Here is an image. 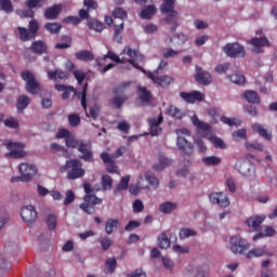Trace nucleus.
Returning a JSON list of instances; mask_svg holds the SVG:
<instances>
[{
  "mask_svg": "<svg viewBox=\"0 0 277 277\" xmlns=\"http://www.w3.org/2000/svg\"><path fill=\"white\" fill-rule=\"evenodd\" d=\"M83 166L79 159H69L66 161L65 166L61 170L62 172H67L68 181H77V179H83L85 176V170L81 168Z\"/></svg>",
  "mask_w": 277,
  "mask_h": 277,
  "instance_id": "nucleus-1",
  "label": "nucleus"
},
{
  "mask_svg": "<svg viewBox=\"0 0 277 277\" xmlns=\"http://www.w3.org/2000/svg\"><path fill=\"white\" fill-rule=\"evenodd\" d=\"M38 29H40V25L36 19L29 22L28 29L18 26L17 31L19 34V40L22 42H29V40H35L36 36H38Z\"/></svg>",
  "mask_w": 277,
  "mask_h": 277,
  "instance_id": "nucleus-2",
  "label": "nucleus"
},
{
  "mask_svg": "<svg viewBox=\"0 0 277 277\" xmlns=\"http://www.w3.org/2000/svg\"><path fill=\"white\" fill-rule=\"evenodd\" d=\"M21 77L26 83L25 90H26V92H28V94L36 95L42 90L40 82H38V80H36V76L34 74H31V71L24 70V71H22Z\"/></svg>",
  "mask_w": 277,
  "mask_h": 277,
  "instance_id": "nucleus-3",
  "label": "nucleus"
},
{
  "mask_svg": "<svg viewBox=\"0 0 277 277\" xmlns=\"http://www.w3.org/2000/svg\"><path fill=\"white\" fill-rule=\"evenodd\" d=\"M74 92L75 96L80 100L81 107L85 109L87 107V96H88V83H85L81 90H75L74 87L68 85L62 94L63 101H68L70 94Z\"/></svg>",
  "mask_w": 277,
  "mask_h": 277,
  "instance_id": "nucleus-4",
  "label": "nucleus"
},
{
  "mask_svg": "<svg viewBox=\"0 0 277 277\" xmlns=\"http://www.w3.org/2000/svg\"><path fill=\"white\" fill-rule=\"evenodd\" d=\"M5 146L8 150H10V153L5 154L6 159H23V157H27V151H25V144L8 142Z\"/></svg>",
  "mask_w": 277,
  "mask_h": 277,
  "instance_id": "nucleus-5",
  "label": "nucleus"
},
{
  "mask_svg": "<svg viewBox=\"0 0 277 277\" xmlns=\"http://www.w3.org/2000/svg\"><path fill=\"white\" fill-rule=\"evenodd\" d=\"M230 251L234 254H243L247 250H250V242L241 238V236H233L229 239Z\"/></svg>",
  "mask_w": 277,
  "mask_h": 277,
  "instance_id": "nucleus-6",
  "label": "nucleus"
},
{
  "mask_svg": "<svg viewBox=\"0 0 277 277\" xmlns=\"http://www.w3.org/2000/svg\"><path fill=\"white\" fill-rule=\"evenodd\" d=\"M96 205H103V199L93 194L85 195L84 202L80 203V209L83 211V213H88V215H94V206Z\"/></svg>",
  "mask_w": 277,
  "mask_h": 277,
  "instance_id": "nucleus-7",
  "label": "nucleus"
},
{
  "mask_svg": "<svg viewBox=\"0 0 277 277\" xmlns=\"http://www.w3.org/2000/svg\"><path fill=\"white\" fill-rule=\"evenodd\" d=\"M37 172H38V168H36V166L23 162L19 164L21 176H17L15 179L16 181H22L23 183H27L28 181H31L34 176H36Z\"/></svg>",
  "mask_w": 277,
  "mask_h": 277,
  "instance_id": "nucleus-8",
  "label": "nucleus"
},
{
  "mask_svg": "<svg viewBox=\"0 0 277 277\" xmlns=\"http://www.w3.org/2000/svg\"><path fill=\"white\" fill-rule=\"evenodd\" d=\"M21 217L31 228L36 224V220H38V212L34 206H26L21 210Z\"/></svg>",
  "mask_w": 277,
  "mask_h": 277,
  "instance_id": "nucleus-9",
  "label": "nucleus"
},
{
  "mask_svg": "<svg viewBox=\"0 0 277 277\" xmlns=\"http://www.w3.org/2000/svg\"><path fill=\"white\" fill-rule=\"evenodd\" d=\"M78 151L81 154L80 159L92 163L94 161V153H92V143L80 141V145L78 147Z\"/></svg>",
  "mask_w": 277,
  "mask_h": 277,
  "instance_id": "nucleus-10",
  "label": "nucleus"
},
{
  "mask_svg": "<svg viewBox=\"0 0 277 277\" xmlns=\"http://www.w3.org/2000/svg\"><path fill=\"white\" fill-rule=\"evenodd\" d=\"M223 51L228 57H246V49L239 43H227Z\"/></svg>",
  "mask_w": 277,
  "mask_h": 277,
  "instance_id": "nucleus-11",
  "label": "nucleus"
},
{
  "mask_svg": "<svg viewBox=\"0 0 277 277\" xmlns=\"http://www.w3.org/2000/svg\"><path fill=\"white\" fill-rule=\"evenodd\" d=\"M209 200L212 205H219V207H222L223 209L230 207V199H228L226 193H210Z\"/></svg>",
  "mask_w": 277,
  "mask_h": 277,
  "instance_id": "nucleus-12",
  "label": "nucleus"
},
{
  "mask_svg": "<svg viewBox=\"0 0 277 277\" xmlns=\"http://www.w3.org/2000/svg\"><path fill=\"white\" fill-rule=\"evenodd\" d=\"M195 68V81H197V83L200 85H211V83H213V77H211L209 71L203 70L202 67H199L198 65H196Z\"/></svg>",
  "mask_w": 277,
  "mask_h": 277,
  "instance_id": "nucleus-13",
  "label": "nucleus"
},
{
  "mask_svg": "<svg viewBox=\"0 0 277 277\" xmlns=\"http://www.w3.org/2000/svg\"><path fill=\"white\" fill-rule=\"evenodd\" d=\"M176 146L181 153L187 155V157L194 155V144L189 143L185 136L179 134L176 140Z\"/></svg>",
  "mask_w": 277,
  "mask_h": 277,
  "instance_id": "nucleus-14",
  "label": "nucleus"
},
{
  "mask_svg": "<svg viewBox=\"0 0 277 277\" xmlns=\"http://www.w3.org/2000/svg\"><path fill=\"white\" fill-rule=\"evenodd\" d=\"M251 129L252 131H254V133H258L260 137H263L264 140H266V142H272V138H273L272 130L266 129L265 126L261 123H253L251 126Z\"/></svg>",
  "mask_w": 277,
  "mask_h": 277,
  "instance_id": "nucleus-15",
  "label": "nucleus"
},
{
  "mask_svg": "<svg viewBox=\"0 0 277 277\" xmlns=\"http://www.w3.org/2000/svg\"><path fill=\"white\" fill-rule=\"evenodd\" d=\"M266 216L265 215H251L246 221L245 224L248 226V228H253V230H259L261 227V224L265 222Z\"/></svg>",
  "mask_w": 277,
  "mask_h": 277,
  "instance_id": "nucleus-16",
  "label": "nucleus"
},
{
  "mask_svg": "<svg viewBox=\"0 0 277 277\" xmlns=\"http://www.w3.org/2000/svg\"><path fill=\"white\" fill-rule=\"evenodd\" d=\"M136 94L142 105H150L153 101V93L146 87H137Z\"/></svg>",
  "mask_w": 277,
  "mask_h": 277,
  "instance_id": "nucleus-17",
  "label": "nucleus"
},
{
  "mask_svg": "<svg viewBox=\"0 0 277 277\" xmlns=\"http://www.w3.org/2000/svg\"><path fill=\"white\" fill-rule=\"evenodd\" d=\"M123 53H127V55L130 57L124 60V63L128 62V64H131L132 66H137L136 62L144 60V56L140 54V51L133 50L131 48L123 49Z\"/></svg>",
  "mask_w": 277,
  "mask_h": 277,
  "instance_id": "nucleus-18",
  "label": "nucleus"
},
{
  "mask_svg": "<svg viewBox=\"0 0 277 277\" xmlns=\"http://www.w3.org/2000/svg\"><path fill=\"white\" fill-rule=\"evenodd\" d=\"M180 96L186 103H196V101H205V94H202L200 91H193L190 93L181 92Z\"/></svg>",
  "mask_w": 277,
  "mask_h": 277,
  "instance_id": "nucleus-19",
  "label": "nucleus"
},
{
  "mask_svg": "<svg viewBox=\"0 0 277 277\" xmlns=\"http://www.w3.org/2000/svg\"><path fill=\"white\" fill-rule=\"evenodd\" d=\"M148 78L151 79V81H154V83H157L161 88H168V85H170V83H172V81H174V79L170 76L159 77V76H155V74H153V72L148 74Z\"/></svg>",
  "mask_w": 277,
  "mask_h": 277,
  "instance_id": "nucleus-20",
  "label": "nucleus"
},
{
  "mask_svg": "<svg viewBox=\"0 0 277 277\" xmlns=\"http://www.w3.org/2000/svg\"><path fill=\"white\" fill-rule=\"evenodd\" d=\"M105 60H111L113 62H116L117 64H124V57L120 58L116 53L108 51L106 55L102 57H97L95 60L97 66H103L105 64Z\"/></svg>",
  "mask_w": 277,
  "mask_h": 277,
  "instance_id": "nucleus-21",
  "label": "nucleus"
},
{
  "mask_svg": "<svg viewBox=\"0 0 277 277\" xmlns=\"http://www.w3.org/2000/svg\"><path fill=\"white\" fill-rule=\"evenodd\" d=\"M62 13V4H54L50 8H48L44 12V18L47 21H55Z\"/></svg>",
  "mask_w": 277,
  "mask_h": 277,
  "instance_id": "nucleus-22",
  "label": "nucleus"
},
{
  "mask_svg": "<svg viewBox=\"0 0 277 277\" xmlns=\"http://www.w3.org/2000/svg\"><path fill=\"white\" fill-rule=\"evenodd\" d=\"M48 77L53 81H66V79L70 78V74L62 69H55L52 71H48Z\"/></svg>",
  "mask_w": 277,
  "mask_h": 277,
  "instance_id": "nucleus-23",
  "label": "nucleus"
},
{
  "mask_svg": "<svg viewBox=\"0 0 277 277\" xmlns=\"http://www.w3.org/2000/svg\"><path fill=\"white\" fill-rule=\"evenodd\" d=\"M47 42L42 40L34 41L30 45L31 53H35L36 55H43V53H47Z\"/></svg>",
  "mask_w": 277,
  "mask_h": 277,
  "instance_id": "nucleus-24",
  "label": "nucleus"
},
{
  "mask_svg": "<svg viewBox=\"0 0 277 277\" xmlns=\"http://www.w3.org/2000/svg\"><path fill=\"white\" fill-rule=\"evenodd\" d=\"M242 96L247 103H251L252 105H259L261 103V97H259L256 91L247 90Z\"/></svg>",
  "mask_w": 277,
  "mask_h": 277,
  "instance_id": "nucleus-25",
  "label": "nucleus"
},
{
  "mask_svg": "<svg viewBox=\"0 0 277 277\" xmlns=\"http://www.w3.org/2000/svg\"><path fill=\"white\" fill-rule=\"evenodd\" d=\"M76 60L79 62H94V54L89 50H82L75 53Z\"/></svg>",
  "mask_w": 277,
  "mask_h": 277,
  "instance_id": "nucleus-26",
  "label": "nucleus"
},
{
  "mask_svg": "<svg viewBox=\"0 0 277 277\" xmlns=\"http://www.w3.org/2000/svg\"><path fill=\"white\" fill-rule=\"evenodd\" d=\"M158 161L157 164H154V170L156 172H161V170L168 168V166H172V160L163 155L159 156Z\"/></svg>",
  "mask_w": 277,
  "mask_h": 277,
  "instance_id": "nucleus-27",
  "label": "nucleus"
},
{
  "mask_svg": "<svg viewBox=\"0 0 277 277\" xmlns=\"http://www.w3.org/2000/svg\"><path fill=\"white\" fill-rule=\"evenodd\" d=\"M267 254V246L262 248H254L247 253V259H259Z\"/></svg>",
  "mask_w": 277,
  "mask_h": 277,
  "instance_id": "nucleus-28",
  "label": "nucleus"
},
{
  "mask_svg": "<svg viewBox=\"0 0 277 277\" xmlns=\"http://www.w3.org/2000/svg\"><path fill=\"white\" fill-rule=\"evenodd\" d=\"M176 0H163V3L160 6V12L162 14H172L174 11V3Z\"/></svg>",
  "mask_w": 277,
  "mask_h": 277,
  "instance_id": "nucleus-29",
  "label": "nucleus"
},
{
  "mask_svg": "<svg viewBox=\"0 0 277 277\" xmlns=\"http://www.w3.org/2000/svg\"><path fill=\"white\" fill-rule=\"evenodd\" d=\"M276 235V229L272 226H266L264 233H258L253 236V241H259V239H263L264 237H274Z\"/></svg>",
  "mask_w": 277,
  "mask_h": 277,
  "instance_id": "nucleus-30",
  "label": "nucleus"
},
{
  "mask_svg": "<svg viewBox=\"0 0 277 277\" xmlns=\"http://www.w3.org/2000/svg\"><path fill=\"white\" fill-rule=\"evenodd\" d=\"M120 223L116 219H108L105 223V233L106 235H111L115 230H118V225Z\"/></svg>",
  "mask_w": 277,
  "mask_h": 277,
  "instance_id": "nucleus-31",
  "label": "nucleus"
},
{
  "mask_svg": "<svg viewBox=\"0 0 277 277\" xmlns=\"http://www.w3.org/2000/svg\"><path fill=\"white\" fill-rule=\"evenodd\" d=\"M31 103V100L27 95H22L17 98L16 107L17 111L21 114V111L27 109L29 107V104Z\"/></svg>",
  "mask_w": 277,
  "mask_h": 277,
  "instance_id": "nucleus-32",
  "label": "nucleus"
},
{
  "mask_svg": "<svg viewBox=\"0 0 277 277\" xmlns=\"http://www.w3.org/2000/svg\"><path fill=\"white\" fill-rule=\"evenodd\" d=\"M167 114L171 116V118H176L177 120H183V118H185L184 111L174 105L167 109Z\"/></svg>",
  "mask_w": 277,
  "mask_h": 277,
  "instance_id": "nucleus-33",
  "label": "nucleus"
},
{
  "mask_svg": "<svg viewBox=\"0 0 277 277\" xmlns=\"http://www.w3.org/2000/svg\"><path fill=\"white\" fill-rule=\"evenodd\" d=\"M157 241H158V246L161 250H168V248H170V238H168L167 232H162L158 236Z\"/></svg>",
  "mask_w": 277,
  "mask_h": 277,
  "instance_id": "nucleus-34",
  "label": "nucleus"
},
{
  "mask_svg": "<svg viewBox=\"0 0 277 277\" xmlns=\"http://www.w3.org/2000/svg\"><path fill=\"white\" fill-rule=\"evenodd\" d=\"M118 265V261L116 258H108L105 261V274H114L116 272V266Z\"/></svg>",
  "mask_w": 277,
  "mask_h": 277,
  "instance_id": "nucleus-35",
  "label": "nucleus"
},
{
  "mask_svg": "<svg viewBox=\"0 0 277 277\" xmlns=\"http://www.w3.org/2000/svg\"><path fill=\"white\" fill-rule=\"evenodd\" d=\"M130 88H131V81H126L117 85L114 89L113 93L117 96H124V92H127Z\"/></svg>",
  "mask_w": 277,
  "mask_h": 277,
  "instance_id": "nucleus-36",
  "label": "nucleus"
},
{
  "mask_svg": "<svg viewBox=\"0 0 277 277\" xmlns=\"http://www.w3.org/2000/svg\"><path fill=\"white\" fill-rule=\"evenodd\" d=\"M129 181H131V176L129 175L121 177L120 183L116 186L115 196L118 192H127L129 189Z\"/></svg>",
  "mask_w": 277,
  "mask_h": 277,
  "instance_id": "nucleus-37",
  "label": "nucleus"
},
{
  "mask_svg": "<svg viewBox=\"0 0 277 277\" xmlns=\"http://www.w3.org/2000/svg\"><path fill=\"white\" fill-rule=\"evenodd\" d=\"M144 177L140 176L136 185H130L129 192L132 196H137L140 194V189H148V186H142Z\"/></svg>",
  "mask_w": 277,
  "mask_h": 277,
  "instance_id": "nucleus-38",
  "label": "nucleus"
},
{
  "mask_svg": "<svg viewBox=\"0 0 277 277\" xmlns=\"http://www.w3.org/2000/svg\"><path fill=\"white\" fill-rule=\"evenodd\" d=\"M250 44H252V47H255L256 49H261V47H269V40L267 39V37H255L251 39Z\"/></svg>",
  "mask_w": 277,
  "mask_h": 277,
  "instance_id": "nucleus-39",
  "label": "nucleus"
},
{
  "mask_svg": "<svg viewBox=\"0 0 277 277\" xmlns=\"http://www.w3.org/2000/svg\"><path fill=\"white\" fill-rule=\"evenodd\" d=\"M114 187V179L107 174L102 175V192H109Z\"/></svg>",
  "mask_w": 277,
  "mask_h": 277,
  "instance_id": "nucleus-40",
  "label": "nucleus"
},
{
  "mask_svg": "<svg viewBox=\"0 0 277 277\" xmlns=\"http://www.w3.org/2000/svg\"><path fill=\"white\" fill-rule=\"evenodd\" d=\"M87 118H92L93 120H96L98 118V114H101V106L98 105H93L89 108L88 113V106L84 109Z\"/></svg>",
  "mask_w": 277,
  "mask_h": 277,
  "instance_id": "nucleus-41",
  "label": "nucleus"
},
{
  "mask_svg": "<svg viewBox=\"0 0 277 277\" xmlns=\"http://www.w3.org/2000/svg\"><path fill=\"white\" fill-rule=\"evenodd\" d=\"M157 13V8L155 5H148L141 12V17L145 19L153 18L155 14Z\"/></svg>",
  "mask_w": 277,
  "mask_h": 277,
  "instance_id": "nucleus-42",
  "label": "nucleus"
},
{
  "mask_svg": "<svg viewBox=\"0 0 277 277\" xmlns=\"http://www.w3.org/2000/svg\"><path fill=\"white\" fill-rule=\"evenodd\" d=\"M124 31V22L120 23L119 25H115V31H114V41L118 42L119 44L122 43V34Z\"/></svg>",
  "mask_w": 277,
  "mask_h": 277,
  "instance_id": "nucleus-43",
  "label": "nucleus"
},
{
  "mask_svg": "<svg viewBox=\"0 0 277 277\" xmlns=\"http://www.w3.org/2000/svg\"><path fill=\"white\" fill-rule=\"evenodd\" d=\"M128 98L129 97L127 95H116L113 97L111 102L116 109H122V105L127 103Z\"/></svg>",
  "mask_w": 277,
  "mask_h": 277,
  "instance_id": "nucleus-44",
  "label": "nucleus"
},
{
  "mask_svg": "<svg viewBox=\"0 0 277 277\" xmlns=\"http://www.w3.org/2000/svg\"><path fill=\"white\" fill-rule=\"evenodd\" d=\"M0 10L5 12V14H12V12H14L12 0H0Z\"/></svg>",
  "mask_w": 277,
  "mask_h": 277,
  "instance_id": "nucleus-45",
  "label": "nucleus"
},
{
  "mask_svg": "<svg viewBox=\"0 0 277 277\" xmlns=\"http://www.w3.org/2000/svg\"><path fill=\"white\" fill-rule=\"evenodd\" d=\"M175 209H176V203L172 201H166L161 203L159 207V211H161V213H172V211H174Z\"/></svg>",
  "mask_w": 277,
  "mask_h": 277,
  "instance_id": "nucleus-46",
  "label": "nucleus"
},
{
  "mask_svg": "<svg viewBox=\"0 0 277 277\" xmlns=\"http://www.w3.org/2000/svg\"><path fill=\"white\" fill-rule=\"evenodd\" d=\"M209 142H211V144H213V146H215L216 148H221V150H224V148H226V144L224 143V140L211 134L208 137Z\"/></svg>",
  "mask_w": 277,
  "mask_h": 277,
  "instance_id": "nucleus-47",
  "label": "nucleus"
},
{
  "mask_svg": "<svg viewBox=\"0 0 277 277\" xmlns=\"http://www.w3.org/2000/svg\"><path fill=\"white\" fill-rule=\"evenodd\" d=\"M193 123L195 127H197V129H199V131H205L206 133L211 132V124L200 121L198 117L193 119Z\"/></svg>",
  "mask_w": 277,
  "mask_h": 277,
  "instance_id": "nucleus-48",
  "label": "nucleus"
},
{
  "mask_svg": "<svg viewBox=\"0 0 277 277\" xmlns=\"http://www.w3.org/2000/svg\"><path fill=\"white\" fill-rule=\"evenodd\" d=\"M65 144L67 148H79V146H81V141L69 134L67 138H65Z\"/></svg>",
  "mask_w": 277,
  "mask_h": 277,
  "instance_id": "nucleus-49",
  "label": "nucleus"
},
{
  "mask_svg": "<svg viewBox=\"0 0 277 277\" xmlns=\"http://www.w3.org/2000/svg\"><path fill=\"white\" fill-rule=\"evenodd\" d=\"M47 0H26L25 5L28 10H34V8H44Z\"/></svg>",
  "mask_w": 277,
  "mask_h": 277,
  "instance_id": "nucleus-50",
  "label": "nucleus"
},
{
  "mask_svg": "<svg viewBox=\"0 0 277 277\" xmlns=\"http://www.w3.org/2000/svg\"><path fill=\"white\" fill-rule=\"evenodd\" d=\"M89 29H93V31L101 32L105 29V24L103 22H98L96 19L88 22Z\"/></svg>",
  "mask_w": 277,
  "mask_h": 277,
  "instance_id": "nucleus-51",
  "label": "nucleus"
},
{
  "mask_svg": "<svg viewBox=\"0 0 277 277\" xmlns=\"http://www.w3.org/2000/svg\"><path fill=\"white\" fill-rule=\"evenodd\" d=\"M202 162L206 166H220L222 163V158L216 156H209V157L202 158Z\"/></svg>",
  "mask_w": 277,
  "mask_h": 277,
  "instance_id": "nucleus-52",
  "label": "nucleus"
},
{
  "mask_svg": "<svg viewBox=\"0 0 277 277\" xmlns=\"http://www.w3.org/2000/svg\"><path fill=\"white\" fill-rule=\"evenodd\" d=\"M44 29L50 31V34H60L62 31V24L60 23H47Z\"/></svg>",
  "mask_w": 277,
  "mask_h": 277,
  "instance_id": "nucleus-53",
  "label": "nucleus"
},
{
  "mask_svg": "<svg viewBox=\"0 0 277 277\" xmlns=\"http://www.w3.org/2000/svg\"><path fill=\"white\" fill-rule=\"evenodd\" d=\"M229 81L236 85H243V83H246V76L241 74H234L229 76Z\"/></svg>",
  "mask_w": 277,
  "mask_h": 277,
  "instance_id": "nucleus-54",
  "label": "nucleus"
},
{
  "mask_svg": "<svg viewBox=\"0 0 277 277\" xmlns=\"http://www.w3.org/2000/svg\"><path fill=\"white\" fill-rule=\"evenodd\" d=\"M232 137L234 142H239L240 140H248V134L246 129H239L233 132Z\"/></svg>",
  "mask_w": 277,
  "mask_h": 277,
  "instance_id": "nucleus-55",
  "label": "nucleus"
},
{
  "mask_svg": "<svg viewBox=\"0 0 277 277\" xmlns=\"http://www.w3.org/2000/svg\"><path fill=\"white\" fill-rule=\"evenodd\" d=\"M164 22L168 25H174L179 23V12H173V13H166Z\"/></svg>",
  "mask_w": 277,
  "mask_h": 277,
  "instance_id": "nucleus-56",
  "label": "nucleus"
},
{
  "mask_svg": "<svg viewBox=\"0 0 277 277\" xmlns=\"http://www.w3.org/2000/svg\"><path fill=\"white\" fill-rule=\"evenodd\" d=\"M45 224L49 230H55V228H57V217L53 214L48 215Z\"/></svg>",
  "mask_w": 277,
  "mask_h": 277,
  "instance_id": "nucleus-57",
  "label": "nucleus"
},
{
  "mask_svg": "<svg viewBox=\"0 0 277 277\" xmlns=\"http://www.w3.org/2000/svg\"><path fill=\"white\" fill-rule=\"evenodd\" d=\"M179 235L180 239H188V237H195L196 230L192 228H181Z\"/></svg>",
  "mask_w": 277,
  "mask_h": 277,
  "instance_id": "nucleus-58",
  "label": "nucleus"
},
{
  "mask_svg": "<svg viewBox=\"0 0 277 277\" xmlns=\"http://www.w3.org/2000/svg\"><path fill=\"white\" fill-rule=\"evenodd\" d=\"M114 18H120L121 21H127L128 15L127 11H124L122 8H115L113 11Z\"/></svg>",
  "mask_w": 277,
  "mask_h": 277,
  "instance_id": "nucleus-59",
  "label": "nucleus"
},
{
  "mask_svg": "<svg viewBox=\"0 0 277 277\" xmlns=\"http://www.w3.org/2000/svg\"><path fill=\"white\" fill-rule=\"evenodd\" d=\"M245 148H247V150H259L260 153H263V144L259 143V142H246L245 143Z\"/></svg>",
  "mask_w": 277,
  "mask_h": 277,
  "instance_id": "nucleus-60",
  "label": "nucleus"
},
{
  "mask_svg": "<svg viewBox=\"0 0 277 277\" xmlns=\"http://www.w3.org/2000/svg\"><path fill=\"white\" fill-rule=\"evenodd\" d=\"M145 179L153 189H157V187H159V179H157L155 175L147 173L145 174Z\"/></svg>",
  "mask_w": 277,
  "mask_h": 277,
  "instance_id": "nucleus-61",
  "label": "nucleus"
},
{
  "mask_svg": "<svg viewBox=\"0 0 277 277\" xmlns=\"http://www.w3.org/2000/svg\"><path fill=\"white\" fill-rule=\"evenodd\" d=\"M100 245L102 246V250L107 251L114 246V240L109 237H104L100 239Z\"/></svg>",
  "mask_w": 277,
  "mask_h": 277,
  "instance_id": "nucleus-62",
  "label": "nucleus"
},
{
  "mask_svg": "<svg viewBox=\"0 0 277 277\" xmlns=\"http://www.w3.org/2000/svg\"><path fill=\"white\" fill-rule=\"evenodd\" d=\"M75 79L78 81V85H81L85 81V72L81 69H76L72 71Z\"/></svg>",
  "mask_w": 277,
  "mask_h": 277,
  "instance_id": "nucleus-63",
  "label": "nucleus"
},
{
  "mask_svg": "<svg viewBox=\"0 0 277 277\" xmlns=\"http://www.w3.org/2000/svg\"><path fill=\"white\" fill-rule=\"evenodd\" d=\"M208 115L212 118L211 124H217V118H220V109L217 108H210L208 110Z\"/></svg>",
  "mask_w": 277,
  "mask_h": 277,
  "instance_id": "nucleus-64",
  "label": "nucleus"
}]
</instances>
